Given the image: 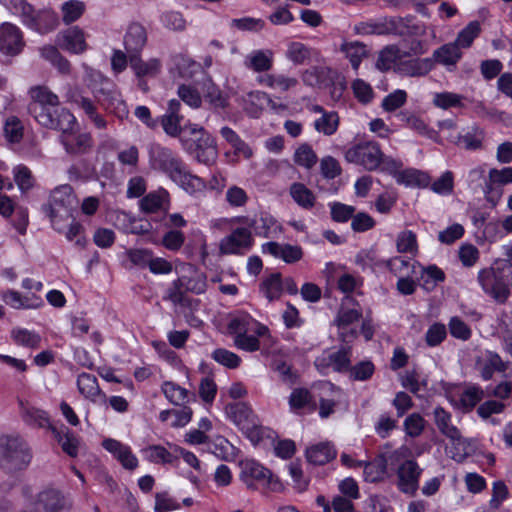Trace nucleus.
Returning <instances> with one entry per match:
<instances>
[{
    "instance_id": "1",
    "label": "nucleus",
    "mask_w": 512,
    "mask_h": 512,
    "mask_svg": "<svg viewBox=\"0 0 512 512\" xmlns=\"http://www.w3.org/2000/svg\"><path fill=\"white\" fill-rule=\"evenodd\" d=\"M78 206V200L73 188L66 184L55 188L49 197L47 204L42 209L49 216L52 227L57 232H63L67 227V221L73 218Z\"/></svg>"
},
{
    "instance_id": "2",
    "label": "nucleus",
    "mask_w": 512,
    "mask_h": 512,
    "mask_svg": "<svg viewBox=\"0 0 512 512\" xmlns=\"http://www.w3.org/2000/svg\"><path fill=\"white\" fill-rule=\"evenodd\" d=\"M512 263H504L500 267L484 268L478 273V282L483 291L498 304H505L510 296V278Z\"/></svg>"
},
{
    "instance_id": "3",
    "label": "nucleus",
    "mask_w": 512,
    "mask_h": 512,
    "mask_svg": "<svg viewBox=\"0 0 512 512\" xmlns=\"http://www.w3.org/2000/svg\"><path fill=\"white\" fill-rule=\"evenodd\" d=\"M31 459V450L22 437H0V468L7 472L23 470Z\"/></svg>"
},
{
    "instance_id": "4",
    "label": "nucleus",
    "mask_w": 512,
    "mask_h": 512,
    "mask_svg": "<svg viewBox=\"0 0 512 512\" xmlns=\"http://www.w3.org/2000/svg\"><path fill=\"white\" fill-rule=\"evenodd\" d=\"M206 287V276L196 270L195 266L189 265L188 274H184L172 282L166 291L165 299L174 304L189 306L190 300L185 296V293L201 294L205 292Z\"/></svg>"
},
{
    "instance_id": "5",
    "label": "nucleus",
    "mask_w": 512,
    "mask_h": 512,
    "mask_svg": "<svg viewBox=\"0 0 512 512\" xmlns=\"http://www.w3.org/2000/svg\"><path fill=\"white\" fill-rule=\"evenodd\" d=\"M302 81L311 87L328 89L333 101L340 100L346 89L344 77L336 70L326 66H314L307 69L302 74Z\"/></svg>"
},
{
    "instance_id": "6",
    "label": "nucleus",
    "mask_w": 512,
    "mask_h": 512,
    "mask_svg": "<svg viewBox=\"0 0 512 512\" xmlns=\"http://www.w3.org/2000/svg\"><path fill=\"white\" fill-rule=\"evenodd\" d=\"M240 479L248 489H269L274 492L282 490V483L271 471L255 460H244L240 463Z\"/></svg>"
},
{
    "instance_id": "7",
    "label": "nucleus",
    "mask_w": 512,
    "mask_h": 512,
    "mask_svg": "<svg viewBox=\"0 0 512 512\" xmlns=\"http://www.w3.org/2000/svg\"><path fill=\"white\" fill-rule=\"evenodd\" d=\"M29 114L41 125L51 126L50 117L46 110H52L60 105L59 97L46 86H33L29 89Z\"/></svg>"
},
{
    "instance_id": "8",
    "label": "nucleus",
    "mask_w": 512,
    "mask_h": 512,
    "mask_svg": "<svg viewBox=\"0 0 512 512\" xmlns=\"http://www.w3.org/2000/svg\"><path fill=\"white\" fill-rule=\"evenodd\" d=\"M414 17H381L360 21L353 26L354 32H412L418 30Z\"/></svg>"
},
{
    "instance_id": "9",
    "label": "nucleus",
    "mask_w": 512,
    "mask_h": 512,
    "mask_svg": "<svg viewBox=\"0 0 512 512\" xmlns=\"http://www.w3.org/2000/svg\"><path fill=\"white\" fill-rule=\"evenodd\" d=\"M345 159L363 166L368 171H374L381 166L382 151L378 143L365 141L350 147L345 152Z\"/></svg>"
},
{
    "instance_id": "10",
    "label": "nucleus",
    "mask_w": 512,
    "mask_h": 512,
    "mask_svg": "<svg viewBox=\"0 0 512 512\" xmlns=\"http://www.w3.org/2000/svg\"><path fill=\"white\" fill-rule=\"evenodd\" d=\"M59 142L65 152L71 156H81L89 153L93 148V138L90 133L81 132L78 124H70L60 133Z\"/></svg>"
},
{
    "instance_id": "11",
    "label": "nucleus",
    "mask_w": 512,
    "mask_h": 512,
    "mask_svg": "<svg viewBox=\"0 0 512 512\" xmlns=\"http://www.w3.org/2000/svg\"><path fill=\"white\" fill-rule=\"evenodd\" d=\"M510 183H512V167L490 169L483 188L486 201L496 206L503 195L502 187Z\"/></svg>"
},
{
    "instance_id": "12",
    "label": "nucleus",
    "mask_w": 512,
    "mask_h": 512,
    "mask_svg": "<svg viewBox=\"0 0 512 512\" xmlns=\"http://www.w3.org/2000/svg\"><path fill=\"white\" fill-rule=\"evenodd\" d=\"M252 232L247 227H238L221 239L219 252L222 255L244 254L253 246Z\"/></svg>"
},
{
    "instance_id": "13",
    "label": "nucleus",
    "mask_w": 512,
    "mask_h": 512,
    "mask_svg": "<svg viewBox=\"0 0 512 512\" xmlns=\"http://www.w3.org/2000/svg\"><path fill=\"white\" fill-rule=\"evenodd\" d=\"M149 158L154 169L168 174L170 178L183 165L181 159L174 155L171 149L155 143L149 147Z\"/></svg>"
},
{
    "instance_id": "14",
    "label": "nucleus",
    "mask_w": 512,
    "mask_h": 512,
    "mask_svg": "<svg viewBox=\"0 0 512 512\" xmlns=\"http://www.w3.org/2000/svg\"><path fill=\"white\" fill-rule=\"evenodd\" d=\"M476 35L458 34L454 42L444 44L434 51L435 61L443 65H455L462 56L460 49L470 47Z\"/></svg>"
},
{
    "instance_id": "15",
    "label": "nucleus",
    "mask_w": 512,
    "mask_h": 512,
    "mask_svg": "<svg viewBox=\"0 0 512 512\" xmlns=\"http://www.w3.org/2000/svg\"><path fill=\"white\" fill-rule=\"evenodd\" d=\"M37 503L44 512H70L73 507L72 499L54 488L41 491L37 496Z\"/></svg>"
},
{
    "instance_id": "16",
    "label": "nucleus",
    "mask_w": 512,
    "mask_h": 512,
    "mask_svg": "<svg viewBox=\"0 0 512 512\" xmlns=\"http://www.w3.org/2000/svg\"><path fill=\"white\" fill-rule=\"evenodd\" d=\"M422 470L414 460H406L398 469L399 489L407 494H414L418 489V481Z\"/></svg>"
},
{
    "instance_id": "17",
    "label": "nucleus",
    "mask_w": 512,
    "mask_h": 512,
    "mask_svg": "<svg viewBox=\"0 0 512 512\" xmlns=\"http://www.w3.org/2000/svg\"><path fill=\"white\" fill-rule=\"evenodd\" d=\"M262 252L268 253L275 258H280L287 264L300 261L304 255L302 248L298 245L280 244L274 241L264 243L262 245Z\"/></svg>"
},
{
    "instance_id": "18",
    "label": "nucleus",
    "mask_w": 512,
    "mask_h": 512,
    "mask_svg": "<svg viewBox=\"0 0 512 512\" xmlns=\"http://www.w3.org/2000/svg\"><path fill=\"white\" fill-rule=\"evenodd\" d=\"M352 357V346L342 345L337 351L330 353L327 357L316 360V366L329 367L338 373H347L350 370Z\"/></svg>"
},
{
    "instance_id": "19",
    "label": "nucleus",
    "mask_w": 512,
    "mask_h": 512,
    "mask_svg": "<svg viewBox=\"0 0 512 512\" xmlns=\"http://www.w3.org/2000/svg\"><path fill=\"white\" fill-rule=\"evenodd\" d=\"M190 150L197 161L205 165L212 164L217 156L215 139L210 133H203L202 136L196 137Z\"/></svg>"
},
{
    "instance_id": "20",
    "label": "nucleus",
    "mask_w": 512,
    "mask_h": 512,
    "mask_svg": "<svg viewBox=\"0 0 512 512\" xmlns=\"http://www.w3.org/2000/svg\"><path fill=\"white\" fill-rule=\"evenodd\" d=\"M20 417L25 424L33 428H54L48 416V413L39 409L28 402L18 399Z\"/></svg>"
},
{
    "instance_id": "21",
    "label": "nucleus",
    "mask_w": 512,
    "mask_h": 512,
    "mask_svg": "<svg viewBox=\"0 0 512 512\" xmlns=\"http://www.w3.org/2000/svg\"><path fill=\"white\" fill-rule=\"evenodd\" d=\"M102 446L122 464L125 469L134 470L138 466V460L132 453L129 446L112 438H106L102 441Z\"/></svg>"
},
{
    "instance_id": "22",
    "label": "nucleus",
    "mask_w": 512,
    "mask_h": 512,
    "mask_svg": "<svg viewBox=\"0 0 512 512\" xmlns=\"http://www.w3.org/2000/svg\"><path fill=\"white\" fill-rule=\"evenodd\" d=\"M434 422L441 434L451 440L453 444L463 441L460 430L451 423L452 415L443 407L438 406L433 411Z\"/></svg>"
},
{
    "instance_id": "23",
    "label": "nucleus",
    "mask_w": 512,
    "mask_h": 512,
    "mask_svg": "<svg viewBox=\"0 0 512 512\" xmlns=\"http://www.w3.org/2000/svg\"><path fill=\"white\" fill-rule=\"evenodd\" d=\"M484 138L485 131L474 124L462 129L455 140V144L468 151L480 150L483 148Z\"/></svg>"
},
{
    "instance_id": "24",
    "label": "nucleus",
    "mask_w": 512,
    "mask_h": 512,
    "mask_svg": "<svg viewBox=\"0 0 512 512\" xmlns=\"http://www.w3.org/2000/svg\"><path fill=\"white\" fill-rule=\"evenodd\" d=\"M476 365L484 380H490L495 372H505L509 363L504 362L496 352L486 351L483 358L478 359Z\"/></svg>"
},
{
    "instance_id": "25",
    "label": "nucleus",
    "mask_w": 512,
    "mask_h": 512,
    "mask_svg": "<svg viewBox=\"0 0 512 512\" xmlns=\"http://www.w3.org/2000/svg\"><path fill=\"white\" fill-rule=\"evenodd\" d=\"M225 412L240 430L244 426H248L256 418L252 409L244 402L227 404Z\"/></svg>"
},
{
    "instance_id": "26",
    "label": "nucleus",
    "mask_w": 512,
    "mask_h": 512,
    "mask_svg": "<svg viewBox=\"0 0 512 512\" xmlns=\"http://www.w3.org/2000/svg\"><path fill=\"white\" fill-rule=\"evenodd\" d=\"M77 386L79 392L87 399L93 402L97 401V398H101L103 402H106V395L101 392L99 388L97 378L89 373H81L77 379Z\"/></svg>"
},
{
    "instance_id": "27",
    "label": "nucleus",
    "mask_w": 512,
    "mask_h": 512,
    "mask_svg": "<svg viewBox=\"0 0 512 512\" xmlns=\"http://www.w3.org/2000/svg\"><path fill=\"white\" fill-rule=\"evenodd\" d=\"M171 179L179 184L189 194H194L205 188L204 181L200 177L191 174L184 164L177 170Z\"/></svg>"
},
{
    "instance_id": "28",
    "label": "nucleus",
    "mask_w": 512,
    "mask_h": 512,
    "mask_svg": "<svg viewBox=\"0 0 512 512\" xmlns=\"http://www.w3.org/2000/svg\"><path fill=\"white\" fill-rule=\"evenodd\" d=\"M307 461L314 465H324L336 457V450L329 443H319L306 449Z\"/></svg>"
},
{
    "instance_id": "29",
    "label": "nucleus",
    "mask_w": 512,
    "mask_h": 512,
    "mask_svg": "<svg viewBox=\"0 0 512 512\" xmlns=\"http://www.w3.org/2000/svg\"><path fill=\"white\" fill-rule=\"evenodd\" d=\"M129 64L138 78H142L144 76L154 77L160 72L161 68L159 60L150 59L145 62L138 54H130Z\"/></svg>"
},
{
    "instance_id": "30",
    "label": "nucleus",
    "mask_w": 512,
    "mask_h": 512,
    "mask_svg": "<svg viewBox=\"0 0 512 512\" xmlns=\"http://www.w3.org/2000/svg\"><path fill=\"white\" fill-rule=\"evenodd\" d=\"M46 113L50 117V122H52L51 126H44L47 129L56 130L61 133L70 124H76L75 116L68 109L60 107V105L52 110H46Z\"/></svg>"
},
{
    "instance_id": "31",
    "label": "nucleus",
    "mask_w": 512,
    "mask_h": 512,
    "mask_svg": "<svg viewBox=\"0 0 512 512\" xmlns=\"http://www.w3.org/2000/svg\"><path fill=\"white\" fill-rule=\"evenodd\" d=\"M273 62V52L271 50L252 51L245 60L248 68L255 72H265L271 69Z\"/></svg>"
},
{
    "instance_id": "32",
    "label": "nucleus",
    "mask_w": 512,
    "mask_h": 512,
    "mask_svg": "<svg viewBox=\"0 0 512 512\" xmlns=\"http://www.w3.org/2000/svg\"><path fill=\"white\" fill-rule=\"evenodd\" d=\"M5 1L8 9H10L14 14L21 16L23 22L27 25L28 28L37 27L34 8L31 4H29L26 0Z\"/></svg>"
},
{
    "instance_id": "33",
    "label": "nucleus",
    "mask_w": 512,
    "mask_h": 512,
    "mask_svg": "<svg viewBox=\"0 0 512 512\" xmlns=\"http://www.w3.org/2000/svg\"><path fill=\"white\" fill-rule=\"evenodd\" d=\"M387 472V459L379 454L372 461L365 463L364 478L368 482H377L384 478Z\"/></svg>"
},
{
    "instance_id": "34",
    "label": "nucleus",
    "mask_w": 512,
    "mask_h": 512,
    "mask_svg": "<svg viewBox=\"0 0 512 512\" xmlns=\"http://www.w3.org/2000/svg\"><path fill=\"white\" fill-rule=\"evenodd\" d=\"M340 50L345 53L354 70H357L362 59L368 56L366 45L359 41L344 42Z\"/></svg>"
},
{
    "instance_id": "35",
    "label": "nucleus",
    "mask_w": 512,
    "mask_h": 512,
    "mask_svg": "<svg viewBox=\"0 0 512 512\" xmlns=\"http://www.w3.org/2000/svg\"><path fill=\"white\" fill-rule=\"evenodd\" d=\"M260 291L270 302L279 299L283 292L281 273H272L265 278L260 284Z\"/></svg>"
},
{
    "instance_id": "36",
    "label": "nucleus",
    "mask_w": 512,
    "mask_h": 512,
    "mask_svg": "<svg viewBox=\"0 0 512 512\" xmlns=\"http://www.w3.org/2000/svg\"><path fill=\"white\" fill-rule=\"evenodd\" d=\"M41 56L49 61L61 74L68 75L71 71L70 62L63 57L55 46H44L40 49Z\"/></svg>"
},
{
    "instance_id": "37",
    "label": "nucleus",
    "mask_w": 512,
    "mask_h": 512,
    "mask_svg": "<svg viewBox=\"0 0 512 512\" xmlns=\"http://www.w3.org/2000/svg\"><path fill=\"white\" fill-rule=\"evenodd\" d=\"M168 202L167 191L161 189L157 192H151L144 196L140 201L141 210L145 213H154L159 210L165 209V204Z\"/></svg>"
},
{
    "instance_id": "38",
    "label": "nucleus",
    "mask_w": 512,
    "mask_h": 512,
    "mask_svg": "<svg viewBox=\"0 0 512 512\" xmlns=\"http://www.w3.org/2000/svg\"><path fill=\"white\" fill-rule=\"evenodd\" d=\"M433 68V61L430 58L411 59L402 62L400 70L407 76H423L428 74Z\"/></svg>"
},
{
    "instance_id": "39",
    "label": "nucleus",
    "mask_w": 512,
    "mask_h": 512,
    "mask_svg": "<svg viewBox=\"0 0 512 512\" xmlns=\"http://www.w3.org/2000/svg\"><path fill=\"white\" fill-rule=\"evenodd\" d=\"M290 195L293 200L304 209H311L315 205V195L303 183L295 182L290 186Z\"/></svg>"
},
{
    "instance_id": "40",
    "label": "nucleus",
    "mask_w": 512,
    "mask_h": 512,
    "mask_svg": "<svg viewBox=\"0 0 512 512\" xmlns=\"http://www.w3.org/2000/svg\"><path fill=\"white\" fill-rule=\"evenodd\" d=\"M54 437L57 439L62 450L71 457H76L78 454L79 441L75 435L68 430V428L58 430L55 427L52 428Z\"/></svg>"
},
{
    "instance_id": "41",
    "label": "nucleus",
    "mask_w": 512,
    "mask_h": 512,
    "mask_svg": "<svg viewBox=\"0 0 512 512\" xmlns=\"http://www.w3.org/2000/svg\"><path fill=\"white\" fill-rule=\"evenodd\" d=\"M397 182L407 186L424 188L428 186L430 178L428 174L422 171L416 169H406L398 174Z\"/></svg>"
},
{
    "instance_id": "42",
    "label": "nucleus",
    "mask_w": 512,
    "mask_h": 512,
    "mask_svg": "<svg viewBox=\"0 0 512 512\" xmlns=\"http://www.w3.org/2000/svg\"><path fill=\"white\" fill-rule=\"evenodd\" d=\"M57 44L64 50L79 54L87 49L84 34H63L58 38Z\"/></svg>"
},
{
    "instance_id": "43",
    "label": "nucleus",
    "mask_w": 512,
    "mask_h": 512,
    "mask_svg": "<svg viewBox=\"0 0 512 512\" xmlns=\"http://www.w3.org/2000/svg\"><path fill=\"white\" fill-rule=\"evenodd\" d=\"M339 126V116L337 112L324 113L320 118L314 122V128L317 132L323 133L326 136L333 135Z\"/></svg>"
},
{
    "instance_id": "44",
    "label": "nucleus",
    "mask_w": 512,
    "mask_h": 512,
    "mask_svg": "<svg viewBox=\"0 0 512 512\" xmlns=\"http://www.w3.org/2000/svg\"><path fill=\"white\" fill-rule=\"evenodd\" d=\"M4 136L10 143H19L24 135V126L16 116H9L4 123Z\"/></svg>"
},
{
    "instance_id": "45",
    "label": "nucleus",
    "mask_w": 512,
    "mask_h": 512,
    "mask_svg": "<svg viewBox=\"0 0 512 512\" xmlns=\"http://www.w3.org/2000/svg\"><path fill=\"white\" fill-rule=\"evenodd\" d=\"M146 459L152 463H173L178 459L161 445H152L143 450Z\"/></svg>"
},
{
    "instance_id": "46",
    "label": "nucleus",
    "mask_w": 512,
    "mask_h": 512,
    "mask_svg": "<svg viewBox=\"0 0 512 512\" xmlns=\"http://www.w3.org/2000/svg\"><path fill=\"white\" fill-rule=\"evenodd\" d=\"M230 29L240 31L258 32L266 28V22L261 18L243 17L232 19Z\"/></svg>"
},
{
    "instance_id": "47",
    "label": "nucleus",
    "mask_w": 512,
    "mask_h": 512,
    "mask_svg": "<svg viewBox=\"0 0 512 512\" xmlns=\"http://www.w3.org/2000/svg\"><path fill=\"white\" fill-rule=\"evenodd\" d=\"M23 46L22 34H0V51L2 53L16 55Z\"/></svg>"
},
{
    "instance_id": "48",
    "label": "nucleus",
    "mask_w": 512,
    "mask_h": 512,
    "mask_svg": "<svg viewBox=\"0 0 512 512\" xmlns=\"http://www.w3.org/2000/svg\"><path fill=\"white\" fill-rule=\"evenodd\" d=\"M318 157L312 147L304 143L294 153V162L306 169H311L317 163Z\"/></svg>"
},
{
    "instance_id": "49",
    "label": "nucleus",
    "mask_w": 512,
    "mask_h": 512,
    "mask_svg": "<svg viewBox=\"0 0 512 512\" xmlns=\"http://www.w3.org/2000/svg\"><path fill=\"white\" fill-rule=\"evenodd\" d=\"M375 372V366L370 360H363L354 366H350L347 374L350 380L353 381H367Z\"/></svg>"
},
{
    "instance_id": "50",
    "label": "nucleus",
    "mask_w": 512,
    "mask_h": 512,
    "mask_svg": "<svg viewBox=\"0 0 512 512\" xmlns=\"http://www.w3.org/2000/svg\"><path fill=\"white\" fill-rule=\"evenodd\" d=\"M162 391L166 398L174 405H182L188 401V390L173 382H164Z\"/></svg>"
},
{
    "instance_id": "51",
    "label": "nucleus",
    "mask_w": 512,
    "mask_h": 512,
    "mask_svg": "<svg viewBox=\"0 0 512 512\" xmlns=\"http://www.w3.org/2000/svg\"><path fill=\"white\" fill-rule=\"evenodd\" d=\"M399 120L404 123L407 127L415 130L420 135H425L431 137V133L433 132L428 128L426 123L415 114H412L408 111H402L398 114Z\"/></svg>"
},
{
    "instance_id": "52",
    "label": "nucleus",
    "mask_w": 512,
    "mask_h": 512,
    "mask_svg": "<svg viewBox=\"0 0 512 512\" xmlns=\"http://www.w3.org/2000/svg\"><path fill=\"white\" fill-rule=\"evenodd\" d=\"M211 357L228 369H236L241 364V358L237 354L224 348L215 349Z\"/></svg>"
},
{
    "instance_id": "53",
    "label": "nucleus",
    "mask_w": 512,
    "mask_h": 512,
    "mask_svg": "<svg viewBox=\"0 0 512 512\" xmlns=\"http://www.w3.org/2000/svg\"><path fill=\"white\" fill-rule=\"evenodd\" d=\"M13 340L18 344L29 348H36L39 346L41 337L39 334L21 328H16L11 331Z\"/></svg>"
},
{
    "instance_id": "54",
    "label": "nucleus",
    "mask_w": 512,
    "mask_h": 512,
    "mask_svg": "<svg viewBox=\"0 0 512 512\" xmlns=\"http://www.w3.org/2000/svg\"><path fill=\"white\" fill-rule=\"evenodd\" d=\"M204 100L208 102L214 110L225 109L228 106V98L213 83L207 86L204 93Z\"/></svg>"
},
{
    "instance_id": "55",
    "label": "nucleus",
    "mask_w": 512,
    "mask_h": 512,
    "mask_svg": "<svg viewBox=\"0 0 512 512\" xmlns=\"http://www.w3.org/2000/svg\"><path fill=\"white\" fill-rule=\"evenodd\" d=\"M312 50L300 42H292L286 51V56L294 64H303L310 59Z\"/></svg>"
},
{
    "instance_id": "56",
    "label": "nucleus",
    "mask_w": 512,
    "mask_h": 512,
    "mask_svg": "<svg viewBox=\"0 0 512 512\" xmlns=\"http://www.w3.org/2000/svg\"><path fill=\"white\" fill-rule=\"evenodd\" d=\"M63 21L70 24L81 17L84 13L85 5L79 0H70L62 5Z\"/></svg>"
},
{
    "instance_id": "57",
    "label": "nucleus",
    "mask_w": 512,
    "mask_h": 512,
    "mask_svg": "<svg viewBox=\"0 0 512 512\" xmlns=\"http://www.w3.org/2000/svg\"><path fill=\"white\" fill-rule=\"evenodd\" d=\"M484 398V391L480 387H469L463 391L460 404L465 411H471Z\"/></svg>"
},
{
    "instance_id": "58",
    "label": "nucleus",
    "mask_w": 512,
    "mask_h": 512,
    "mask_svg": "<svg viewBox=\"0 0 512 512\" xmlns=\"http://www.w3.org/2000/svg\"><path fill=\"white\" fill-rule=\"evenodd\" d=\"M426 421L419 413H412L404 420L403 426L405 433L416 438L422 434Z\"/></svg>"
},
{
    "instance_id": "59",
    "label": "nucleus",
    "mask_w": 512,
    "mask_h": 512,
    "mask_svg": "<svg viewBox=\"0 0 512 512\" xmlns=\"http://www.w3.org/2000/svg\"><path fill=\"white\" fill-rule=\"evenodd\" d=\"M361 317L362 312L360 310L355 308L346 309L342 307L339 310L334 323L339 329H345L352 323L357 322Z\"/></svg>"
},
{
    "instance_id": "60",
    "label": "nucleus",
    "mask_w": 512,
    "mask_h": 512,
    "mask_svg": "<svg viewBox=\"0 0 512 512\" xmlns=\"http://www.w3.org/2000/svg\"><path fill=\"white\" fill-rule=\"evenodd\" d=\"M407 36L408 37L403 40L401 47L405 56L420 55L427 51V43L415 37V34H407Z\"/></svg>"
},
{
    "instance_id": "61",
    "label": "nucleus",
    "mask_w": 512,
    "mask_h": 512,
    "mask_svg": "<svg viewBox=\"0 0 512 512\" xmlns=\"http://www.w3.org/2000/svg\"><path fill=\"white\" fill-rule=\"evenodd\" d=\"M177 93L179 98L188 106L192 108H199L201 106L202 98L197 89L189 85L182 84L178 87Z\"/></svg>"
},
{
    "instance_id": "62",
    "label": "nucleus",
    "mask_w": 512,
    "mask_h": 512,
    "mask_svg": "<svg viewBox=\"0 0 512 512\" xmlns=\"http://www.w3.org/2000/svg\"><path fill=\"white\" fill-rule=\"evenodd\" d=\"M331 218L335 222L344 223L352 219L355 207L343 204L341 202H333L330 204Z\"/></svg>"
},
{
    "instance_id": "63",
    "label": "nucleus",
    "mask_w": 512,
    "mask_h": 512,
    "mask_svg": "<svg viewBox=\"0 0 512 512\" xmlns=\"http://www.w3.org/2000/svg\"><path fill=\"white\" fill-rule=\"evenodd\" d=\"M450 334L457 339L466 341L471 337L470 327L459 317L454 316L449 321Z\"/></svg>"
},
{
    "instance_id": "64",
    "label": "nucleus",
    "mask_w": 512,
    "mask_h": 512,
    "mask_svg": "<svg viewBox=\"0 0 512 512\" xmlns=\"http://www.w3.org/2000/svg\"><path fill=\"white\" fill-rule=\"evenodd\" d=\"M446 336V326L442 323H434L427 330L425 334V341L428 346L435 347L442 343Z\"/></svg>"
}]
</instances>
